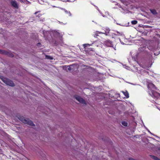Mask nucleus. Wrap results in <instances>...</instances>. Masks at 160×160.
Instances as JSON below:
<instances>
[{
	"mask_svg": "<svg viewBox=\"0 0 160 160\" xmlns=\"http://www.w3.org/2000/svg\"><path fill=\"white\" fill-rule=\"evenodd\" d=\"M148 88L149 89V93L152 97L157 98L160 96L159 94L155 91L157 89L156 88L152 83H148Z\"/></svg>",
	"mask_w": 160,
	"mask_h": 160,
	"instance_id": "obj_1",
	"label": "nucleus"
},
{
	"mask_svg": "<svg viewBox=\"0 0 160 160\" xmlns=\"http://www.w3.org/2000/svg\"><path fill=\"white\" fill-rule=\"evenodd\" d=\"M2 81L7 85L11 86H14L13 82L10 80L5 78H2Z\"/></svg>",
	"mask_w": 160,
	"mask_h": 160,
	"instance_id": "obj_2",
	"label": "nucleus"
},
{
	"mask_svg": "<svg viewBox=\"0 0 160 160\" xmlns=\"http://www.w3.org/2000/svg\"><path fill=\"white\" fill-rule=\"evenodd\" d=\"M21 120L22 122L24 123L27 124L31 126H33L34 125V124L33 122L29 120L28 118H25L23 117L21 118Z\"/></svg>",
	"mask_w": 160,
	"mask_h": 160,
	"instance_id": "obj_3",
	"label": "nucleus"
},
{
	"mask_svg": "<svg viewBox=\"0 0 160 160\" xmlns=\"http://www.w3.org/2000/svg\"><path fill=\"white\" fill-rule=\"evenodd\" d=\"M94 44L95 46L97 47H102V44L101 42H94L93 43H92V44H84L83 46L84 48H85L89 46H91L92 44Z\"/></svg>",
	"mask_w": 160,
	"mask_h": 160,
	"instance_id": "obj_4",
	"label": "nucleus"
},
{
	"mask_svg": "<svg viewBox=\"0 0 160 160\" xmlns=\"http://www.w3.org/2000/svg\"><path fill=\"white\" fill-rule=\"evenodd\" d=\"M75 98L80 103H82L84 104H86V103L85 101L82 98H81L80 96L78 95H75L74 96Z\"/></svg>",
	"mask_w": 160,
	"mask_h": 160,
	"instance_id": "obj_5",
	"label": "nucleus"
},
{
	"mask_svg": "<svg viewBox=\"0 0 160 160\" xmlns=\"http://www.w3.org/2000/svg\"><path fill=\"white\" fill-rule=\"evenodd\" d=\"M12 5L16 8H18V5L17 2L15 1H12L11 2Z\"/></svg>",
	"mask_w": 160,
	"mask_h": 160,
	"instance_id": "obj_6",
	"label": "nucleus"
},
{
	"mask_svg": "<svg viewBox=\"0 0 160 160\" xmlns=\"http://www.w3.org/2000/svg\"><path fill=\"white\" fill-rule=\"evenodd\" d=\"M105 44L108 47H112V42L110 41H107L105 42Z\"/></svg>",
	"mask_w": 160,
	"mask_h": 160,
	"instance_id": "obj_7",
	"label": "nucleus"
},
{
	"mask_svg": "<svg viewBox=\"0 0 160 160\" xmlns=\"http://www.w3.org/2000/svg\"><path fill=\"white\" fill-rule=\"evenodd\" d=\"M110 31V29L109 28H107L105 29V33L101 32H98L99 33H104V34H105L106 35H108V34L109 33Z\"/></svg>",
	"mask_w": 160,
	"mask_h": 160,
	"instance_id": "obj_8",
	"label": "nucleus"
},
{
	"mask_svg": "<svg viewBox=\"0 0 160 160\" xmlns=\"http://www.w3.org/2000/svg\"><path fill=\"white\" fill-rule=\"evenodd\" d=\"M122 92L123 93L127 98H129V94L128 92L126 91L124 92V91H122Z\"/></svg>",
	"mask_w": 160,
	"mask_h": 160,
	"instance_id": "obj_9",
	"label": "nucleus"
},
{
	"mask_svg": "<svg viewBox=\"0 0 160 160\" xmlns=\"http://www.w3.org/2000/svg\"><path fill=\"white\" fill-rule=\"evenodd\" d=\"M115 35H118V36H122L123 35V33L122 32H116V33H113L112 35L113 36Z\"/></svg>",
	"mask_w": 160,
	"mask_h": 160,
	"instance_id": "obj_10",
	"label": "nucleus"
},
{
	"mask_svg": "<svg viewBox=\"0 0 160 160\" xmlns=\"http://www.w3.org/2000/svg\"><path fill=\"white\" fill-rule=\"evenodd\" d=\"M151 12L153 14L155 15L157 14L156 11L154 9H151Z\"/></svg>",
	"mask_w": 160,
	"mask_h": 160,
	"instance_id": "obj_11",
	"label": "nucleus"
},
{
	"mask_svg": "<svg viewBox=\"0 0 160 160\" xmlns=\"http://www.w3.org/2000/svg\"><path fill=\"white\" fill-rule=\"evenodd\" d=\"M152 158L154 160H160L158 158L155 156H152Z\"/></svg>",
	"mask_w": 160,
	"mask_h": 160,
	"instance_id": "obj_12",
	"label": "nucleus"
},
{
	"mask_svg": "<svg viewBox=\"0 0 160 160\" xmlns=\"http://www.w3.org/2000/svg\"><path fill=\"white\" fill-rule=\"evenodd\" d=\"M122 124L124 126H128V123L125 122V121H123V122H122Z\"/></svg>",
	"mask_w": 160,
	"mask_h": 160,
	"instance_id": "obj_13",
	"label": "nucleus"
},
{
	"mask_svg": "<svg viewBox=\"0 0 160 160\" xmlns=\"http://www.w3.org/2000/svg\"><path fill=\"white\" fill-rule=\"evenodd\" d=\"M138 23V21L136 20H133L131 22V23L133 25H135L137 24Z\"/></svg>",
	"mask_w": 160,
	"mask_h": 160,
	"instance_id": "obj_14",
	"label": "nucleus"
},
{
	"mask_svg": "<svg viewBox=\"0 0 160 160\" xmlns=\"http://www.w3.org/2000/svg\"><path fill=\"white\" fill-rule=\"evenodd\" d=\"M64 11L66 13L68 14L69 16H71V14L69 11H68L66 10H64Z\"/></svg>",
	"mask_w": 160,
	"mask_h": 160,
	"instance_id": "obj_15",
	"label": "nucleus"
},
{
	"mask_svg": "<svg viewBox=\"0 0 160 160\" xmlns=\"http://www.w3.org/2000/svg\"><path fill=\"white\" fill-rule=\"evenodd\" d=\"M46 58L47 59H49L50 60H52L53 59V58L52 57L48 55H46Z\"/></svg>",
	"mask_w": 160,
	"mask_h": 160,
	"instance_id": "obj_16",
	"label": "nucleus"
},
{
	"mask_svg": "<svg viewBox=\"0 0 160 160\" xmlns=\"http://www.w3.org/2000/svg\"><path fill=\"white\" fill-rule=\"evenodd\" d=\"M97 10L99 12L102 14V16L103 17H105V15H104L100 12V11L99 10V9H98V8H97Z\"/></svg>",
	"mask_w": 160,
	"mask_h": 160,
	"instance_id": "obj_17",
	"label": "nucleus"
},
{
	"mask_svg": "<svg viewBox=\"0 0 160 160\" xmlns=\"http://www.w3.org/2000/svg\"><path fill=\"white\" fill-rule=\"evenodd\" d=\"M68 69L69 71H71L72 70L71 67H69L68 68Z\"/></svg>",
	"mask_w": 160,
	"mask_h": 160,
	"instance_id": "obj_18",
	"label": "nucleus"
},
{
	"mask_svg": "<svg viewBox=\"0 0 160 160\" xmlns=\"http://www.w3.org/2000/svg\"><path fill=\"white\" fill-rule=\"evenodd\" d=\"M0 53H4L5 52L3 51H2L0 50Z\"/></svg>",
	"mask_w": 160,
	"mask_h": 160,
	"instance_id": "obj_19",
	"label": "nucleus"
},
{
	"mask_svg": "<svg viewBox=\"0 0 160 160\" xmlns=\"http://www.w3.org/2000/svg\"><path fill=\"white\" fill-rule=\"evenodd\" d=\"M105 14H106V16L107 15H109L108 13V12H105Z\"/></svg>",
	"mask_w": 160,
	"mask_h": 160,
	"instance_id": "obj_20",
	"label": "nucleus"
},
{
	"mask_svg": "<svg viewBox=\"0 0 160 160\" xmlns=\"http://www.w3.org/2000/svg\"><path fill=\"white\" fill-rule=\"evenodd\" d=\"M41 16V14H39L38 15V17H40V16Z\"/></svg>",
	"mask_w": 160,
	"mask_h": 160,
	"instance_id": "obj_21",
	"label": "nucleus"
},
{
	"mask_svg": "<svg viewBox=\"0 0 160 160\" xmlns=\"http://www.w3.org/2000/svg\"><path fill=\"white\" fill-rule=\"evenodd\" d=\"M129 160H135L132 158H130L129 159Z\"/></svg>",
	"mask_w": 160,
	"mask_h": 160,
	"instance_id": "obj_22",
	"label": "nucleus"
},
{
	"mask_svg": "<svg viewBox=\"0 0 160 160\" xmlns=\"http://www.w3.org/2000/svg\"><path fill=\"white\" fill-rule=\"evenodd\" d=\"M39 12H36L35 13V14H36L37 13H38Z\"/></svg>",
	"mask_w": 160,
	"mask_h": 160,
	"instance_id": "obj_23",
	"label": "nucleus"
},
{
	"mask_svg": "<svg viewBox=\"0 0 160 160\" xmlns=\"http://www.w3.org/2000/svg\"><path fill=\"white\" fill-rule=\"evenodd\" d=\"M75 0H69V1L70 2H72L73 1H74Z\"/></svg>",
	"mask_w": 160,
	"mask_h": 160,
	"instance_id": "obj_24",
	"label": "nucleus"
},
{
	"mask_svg": "<svg viewBox=\"0 0 160 160\" xmlns=\"http://www.w3.org/2000/svg\"><path fill=\"white\" fill-rule=\"evenodd\" d=\"M20 1L21 2H23V1L22 0H20Z\"/></svg>",
	"mask_w": 160,
	"mask_h": 160,
	"instance_id": "obj_25",
	"label": "nucleus"
},
{
	"mask_svg": "<svg viewBox=\"0 0 160 160\" xmlns=\"http://www.w3.org/2000/svg\"><path fill=\"white\" fill-rule=\"evenodd\" d=\"M90 51H92V48H90Z\"/></svg>",
	"mask_w": 160,
	"mask_h": 160,
	"instance_id": "obj_26",
	"label": "nucleus"
},
{
	"mask_svg": "<svg viewBox=\"0 0 160 160\" xmlns=\"http://www.w3.org/2000/svg\"><path fill=\"white\" fill-rule=\"evenodd\" d=\"M38 45H39V44H40V43H38Z\"/></svg>",
	"mask_w": 160,
	"mask_h": 160,
	"instance_id": "obj_27",
	"label": "nucleus"
},
{
	"mask_svg": "<svg viewBox=\"0 0 160 160\" xmlns=\"http://www.w3.org/2000/svg\"><path fill=\"white\" fill-rule=\"evenodd\" d=\"M121 43L122 44H123L124 43L123 42H121Z\"/></svg>",
	"mask_w": 160,
	"mask_h": 160,
	"instance_id": "obj_28",
	"label": "nucleus"
},
{
	"mask_svg": "<svg viewBox=\"0 0 160 160\" xmlns=\"http://www.w3.org/2000/svg\"><path fill=\"white\" fill-rule=\"evenodd\" d=\"M114 49L115 50H116V49H115V48H114Z\"/></svg>",
	"mask_w": 160,
	"mask_h": 160,
	"instance_id": "obj_29",
	"label": "nucleus"
}]
</instances>
